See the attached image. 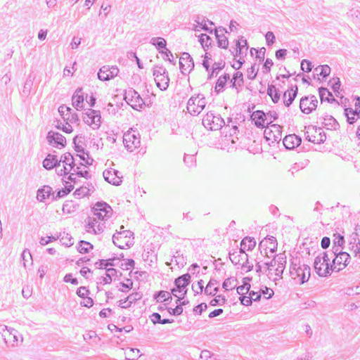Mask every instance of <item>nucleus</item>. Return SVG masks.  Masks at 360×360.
<instances>
[{
  "instance_id": "obj_1",
  "label": "nucleus",
  "mask_w": 360,
  "mask_h": 360,
  "mask_svg": "<svg viewBox=\"0 0 360 360\" xmlns=\"http://www.w3.org/2000/svg\"><path fill=\"white\" fill-rule=\"evenodd\" d=\"M328 252H323L316 257L314 267L316 273L321 277L329 276L332 271V262H330Z\"/></svg>"
},
{
  "instance_id": "obj_2",
  "label": "nucleus",
  "mask_w": 360,
  "mask_h": 360,
  "mask_svg": "<svg viewBox=\"0 0 360 360\" xmlns=\"http://www.w3.org/2000/svg\"><path fill=\"white\" fill-rule=\"evenodd\" d=\"M290 274L292 278L299 279L301 283L307 282L311 274V269L307 264L301 265L300 262H292L290 267Z\"/></svg>"
},
{
  "instance_id": "obj_3",
  "label": "nucleus",
  "mask_w": 360,
  "mask_h": 360,
  "mask_svg": "<svg viewBox=\"0 0 360 360\" xmlns=\"http://www.w3.org/2000/svg\"><path fill=\"white\" fill-rule=\"evenodd\" d=\"M202 124L210 130L216 131L221 129L226 123L220 115H216L212 112H209L204 116Z\"/></svg>"
},
{
  "instance_id": "obj_4",
  "label": "nucleus",
  "mask_w": 360,
  "mask_h": 360,
  "mask_svg": "<svg viewBox=\"0 0 360 360\" xmlns=\"http://www.w3.org/2000/svg\"><path fill=\"white\" fill-rule=\"evenodd\" d=\"M206 105L205 98L202 94L191 96L187 103V110L192 115H199Z\"/></svg>"
},
{
  "instance_id": "obj_5",
  "label": "nucleus",
  "mask_w": 360,
  "mask_h": 360,
  "mask_svg": "<svg viewBox=\"0 0 360 360\" xmlns=\"http://www.w3.org/2000/svg\"><path fill=\"white\" fill-rule=\"evenodd\" d=\"M134 233L129 230L123 231H117L112 236V242L114 245L120 249H124L125 247H130L132 245L131 237Z\"/></svg>"
},
{
  "instance_id": "obj_6",
  "label": "nucleus",
  "mask_w": 360,
  "mask_h": 360,
  "mask_svg": "<svg viewBox=\"0 0 360 360\" xmlns=\"http://www.w3.org/2000/svg\"><path fill=\"white\" fill-rule=\"evenodd\" d=\"M124 97L125 101L134 110H139L145 105V102L140 94L132 88L125 91Z\"/></svg>"
},
{
  "instance_id": "obj_7",
  "label": "nucleus",
  "mask_w": 360,
  "mask_h": 360,
  "mask_svg": "<svg viewBox=\"0 0 360 360\" xmlns=\"http://www.w3.org/2000/svg\"><path fill=\"white\" fill-rule=\"evenodd\" d=\"M123 143L125 148L129 152H133L141 146L139 133L136 131H129L124 134Z\"/></svg>"
},
{
  "instance_id": "obj_8",
  "label": "nucleus",
  "mask_w": 360,
  "mask_h": 360,
  "mask_svg": "<svg viewBox=\"0 0 360 360\" xmlns=\"http://www.w3.org/2000/svg\"><path fill=\"white\" fill-rule=\"evenodd\" d=\"M92 211L94 216L102 221L110 217L112 210L106 202H98L93 207Z\"/></svg>"
},
{
  "instance_id": "obj_9",
  "label": "nucleus",
  "mask_w": 360,
  "mask_h": 360,
  "mask_svg": "<svg viewBox=\"0 0 360 360\" xmlns=\"http://www.w3.org/2000/svg\"><path fill=\"white\" fill-rule=\"evenodd\" d=\"M191 282V275L187 273L183 274L174 280V285L176 288L171 290L172 293L174 296L177 297L176 292L182 293L183 297L187 293V286Z\"/></svg>"
},
{
  "instance_id": "obj_10",
  "label": "nucleus",
  "mask_w": 360,
  "mask_h": 360,
  "mask_svg": "<svg viewBox=\"0 0 360 360\" xmlns=\"http://www.w3.org/2000/svg\"><path fill=\"white\" fill-rule=\"evenodd\" d=\"M85 228L88 233L94 234H101L105 229L104 222L101 221L96 217H88L85 221Z\"/></svg>"
},
{
  "instance_id": "obj_11",
  "label": "nucleus",
  "mask_w": 360,
  "mask_h": 360,
  "mask_svg": "<svg viewBox=\"0 0 360 360\" xmlns=\"http://www.w3.org/2000/svg\"><path fill=\"white\" fill-rule=\"evenodd\" d=\"M264 138L271 143H278L282 139V127L279 124H270L264 132Z\"/></svg>"
},
{
  "instance_id": "obj_12",
  "label": "nucleus",
  "mask_w": 360,
  "mask_h": 360,
  "mask_svg": "<svg viewBox=\"0 0 360 360\" xmlns=\"http://www.w3.org/2000/svg\"><path fill=\"white\" fill-rule=\"evenodd\" d=\"M318 100L314 95L302 97L300 102V108L304 114H309L317 108Z\"/></svg>"
},
{
  "instance_id": "obj_13",
  "label": "nucleus",
  "mask_w": 360,
  "mask_h": 360,
  "mask_svg": "<svg viewBox=\"0 0 360 360\" xmlns=\"http://www.w3.org/2000/svg\"><path fill=\"white\" fill-rule=\"evenodd\" d=\"M332 259V271H340V270L345 269L347 265L349 264L350 260V255L344 252L340 253L339 255L334 257Z\"/></svg>"
},
{
  "instance_id": "obj_14",
  "label": "nucleus",
  "mask_w": 360,
  "mask_h": 360,
  "mask_svg": "<svg viewBox=\"0 0 360 360\" xmlns=\"http://www.w3.org/2000/svg\"><path fill=\"white\" fill-rule=\"evenodd\" d=\"M101 118L100 111L89 108L85 112L84 122L90 126L93 125L94 129H98L101 123Z\"/></svg>"
},
{
  "instance_id": "obj_15",
  "label": "nucleus",
  "mask_w": 360,
  "mask_h": 360,
  "mask_svg": "<svg viewBox=\"0 0 360 360\" xmlns=\"http://www.w3.org/2000/svg\"><path fill=\"white\" fill-rule=\"evenodd\" d=\"M179 68L181 72L188 75L194 68V62L188 53L184 52L179 59Z\"/></svg>"
},
{
  "instance_id": "obj_16",
  "label": "nucleus",
  "mask_w": 360,
  "mask_h": 360,
  "mask_svg": "<svg viewBox=\"0 0 360 360\" xmlns=\"http://www.w3.org/2000/svg\"><path fill=\"white\" fill-rule=\"evenodd\" d=\"M46 139L51 146L58 148H62L66 146L65 137L58 132L53 131H49Z\"/></svg>"
},
{
  "instance_id": "obj_17",
  "label": "nucleus",
  "mask_w": 360,
  "mask_h": 360,
  "mask_svg": "<svg viewBox=\"0 0 360 360\" xmlns=\"http://www.w3.org/2000/svg\"><path fill=\"white\" fill-rule=\"evenodd\" d=\"M120 70L117 66L104 65L100 68L98 72V78L101 81H108L115 77Z\"/></svg>"
},
{
  "instance_id": "obj_18",
  "label": "nucleus",
  "mask_w": 360,
  "mask_h": 360,
  "mask_svg": "<svg viewBox=\"0 0 360 360\" xmlns=\"http://www.w3.org/2000/svg\"><path fill=\"white\" fill-rule=\"evenodd\" d=\"M286 255L285 253H279L274 256V264H276L275 276L278 278H275V280L281 278L283 273L285 270L286 265Z\"/></svg>"
},
{
  "instance_id": "obj_19",
  "label": "nucleus",
  "mask_w": 360,
  "mask_h": 360,
  "mask_svg": "<svg viewBox=\"0 0 360 360\" xmlns=\"http://www.w3.org/2000/svg\"><path fill=\"white\" fill-rule=\"evenodd\" d=\"M103 175L106 181L115 186H120L122 181L121 173L114 169L104 170Z\"/></svg>"
},
{
  "instance_id": "obj_20",
  "label": "nucleus",
  "mask_w": 360,
  "mask_h": 360,
  "mask_svg": "<svg viewBox=\"0 0 360 360\" xmlns=\"http://www.w3.org/2000/svg\"><path fill=\"white\" fill-rule=\"evenodd\" d=\"M270 240H271L270 243H272V245H268L267 243L269 240H262L259 244V249L260 250V254L263 257H269L268 256V250L271 253H274L277 250L278 243L274 237L271 236Z\"/></svg>"
},
{
  "instance_id": "obj_21",
  "label": "nucleus",
  "mask_w": 360,
  "mask_h": 360,
  "mask_svg": "<svg viewBox=\"0 0 360 360\" xmlns=\"http://www.w3.org/2000/svg\"><path fill=\"white\" fill-rule=\"evenodd\" d=\"M313 132L314 134H316L317 133L316 129H314V128H312L311 129H309L305 132V137L307 141H309L311 143H317V144L323 143L326 141V136L325 134H322V133L321 131V129H319V133L318 135L312 134Z\"/></svg>"
},
{
  "instance_id": "obj_22",
  "label": "nucleus",
  "mask_w": 360,
  "mask_h": 360,
  "mask_svg": "<svg viewBox=\"0 0 360 360\" xmlns=\"http://www.w3.org/2000/svg\"><path fill=\"white\" fill-rule=\"evenodd\" d=\"M302 143V139L295 134H289L285 136L283 143L287 149H294Z\"/></svg>"
},
{
  "instance_id": "obj_23",
  "label": "nucleus",
  "mask_w": 360,
  "mask_h": 360,
  "mask_svg": "<svg viewBox=\"0 0 360 360\" xmlns=\"http://www.w3.org/2000/svg\"><path fill=\"white\" fill-rule=\"evenodd\" d=\"M224 32H227L226 29L222 27H219L214 30L218 46L222 49H227L229 41L227 37L224 35Z\"/></svg>"
},
{
  "instance_id": "obj_24",
  "label": "nucleus",
  "mask_w": 360,
  "mask_h": 360,
  "mask_svg": "<svg viewBox=\"0 0 360 360\" xmlns=\"http://www.w3.org/2000/svg\"><path fill=\"white\" fill-rule=\"evenodd\" d=\"M349 248L353 251L355 256L360 257V239L357 233H352L349 238Z\"/></svg>"
},
{
  "instance_id": "obj_25",
  "label": "nucleus",
  "mask_w": 360,
  "mask_h": 360,
  "mask_svg": "<svg viewBox=\"0 0 360 360\" xmlns=\"http://www.w3.org/2000/svg\"><path fill=\"white\" fill-rule=\"evenodd\" d=\"M55 195L53 188L50 186H44L37 190V199L39 202H44L46 199Z\"/></svg>"
},
{
  "instance_id": "obj_26",
  "label": "nucleus",
  "mask_w": 360,
  "mask_h": 360,
  "mask_svg": "<svg viewBox=\"0 0 360 360\" xmlns=\"http://www.w3.org/2000/svg\"><path fill=\"white\" fill-rule=\"evenodd\" d=\"M251 119L258 128H264L266 124V114L262 110H256L251 115Z\"/></svg>"
},
{
  "instance_id": "obj_27",
  "label": "nucleus",
  "mask_w": 360,
  "mask_h": 360,
  "mask_svg": "<svg viewBox=\"0 0 360 360\" xmlns=\"http://www.w3.org/2000/svg\"><path fill=\"white\" fill-rule=\"evenodd\" d=\"M297 91H298L297 86L295 85L293 86L292 85H291L290 89H288V91L284 92L283 103L286 107H289L292 104V103L293 102V101L295 100V98L297 96Z\"/></svg>"
},
{
  "instance_id": "obj_28",
  "label": "nucleus",
  "mask_w": 360,
  "mask_h": 360,
  "mask_svg": "<svg viewBox=\"0 0 360 360\" xmlns=\"http://www.w3.org/2000/svg\"><path fill=\"white\" fill-rule=\"evenodd\" d=\"M4 340L8 346L9 344L12 347L17 346L19 342L18 331L14 328H10L8 334H4Z\"/></svg>"
},
{
  "instance_id": "obj_29",
  "label": "nucleus",
  "mask_w": 360,
  "mask_h": 360,
  "mask_svg": "<svg viewBox=\"0 0 360 360\" xmlns=\"http://www.w3.org/2000/svg\"><path fill=\"white\" fill-rule=\"evenodd\" d=\"M72 105L77 110L83 108L84 94L82 88H77L72 98Z\"/></svg>"
},
{
  "instance_id": "obj_30",
  "label": "nucleus",
  "mask_w": 360,
  "mask_h": 360,
  "mask_svg": "<svg viewBox=\"0 0 360 360\" xmlns=\"http://www.w3.org/2000/svg\"><path fill=\"white\" fill-rule=\"evenodd\" d=\"M319 120L321 121V124L328 129L336 130L339 127V123L331 115H325L320 117Z\"/></svg>"
},
{
  "instance_id": "obj_31",
  "label": "nucleus",
  "mask_w": 360,
  "mask_h": 360,
  "mask_svg": "<svg viewBox=\"0 0 360 360\" xmlns=\"http://www.w3.org/2000/svg\"><path fill=\"white\" fill-rule=\"evenodd\" d=\"M60 165L57 156L49 154L43 161V167L46 169H51Z\"/></svg>"
},
{
  "instance_id": "obj_32",
  "label": "nucleus",
  "mask_w": 360,
  "mask_h": 360,
  "mask_svg": "<svg viewBox=\"0 0 360 360\" xmlns=\"http://www.w3.org/2000/svg\"><path fill=\"white\" fill-rule=\"evenodd\" d=\"M155 81L157 86L162 91L166 90L169 86V77L168 72L166 74H163L162 76L155 77Z\"/></svg>"
},
{
  "instance_id": "obj_33",
  "label": "nucleus",
  "mask_w": 360,
  "mask_h": 360,
  "mask_svg": "<svg viewBox=\"0 0 360 360\" xmlns=\"http://www.w3.org/2000/svg\"><path fill=\"white\" fill-rule=\"evenodd\" d=\"M248 49V42L246 39L241 37L236 42V53L235 56L246 55Z\"/></svg>"
},
{
  "instance_id": "obj_34",
  "label": "nucleus",
  "mask_w": 360,
  "mask_h": 360,
  "mask_svg": "<svg viewBox=\"0 0 360 360\" xmlns=\"http://www.w3.org/2000/svg\"><path fill=\"white\" fill-rule=\"evenodd\" d=\"M153 298L156 300L157 302H167L172 300L171 293L165 290L156 292L153 295Z\"/></svg>"
},
{
  "instance_id": "obj_35",
  "label": "nucleus",
  "mask_w": 360,
  "mask_h": 360,
  "mask_svg": "<svg viewBox=\"0 0 360 360\" xmlns=\"http://www.w3.org/2000/svg\"><path fill=\"white\" fill-rule=\"evenodd\" d=\"M57 239H59L62 245L66 247H70L74 244L73 238L71 235L65 232L60 233V234L57 236Z\"/></svg>"
},
{
  "instance_id": "obj_36",
  "label": "nucleus",
  "mask_w": 360,
  "mask_h": 360,
  "mask_svg": "<svg viewBox=\"0 0 360 360\" xmlns=\"http://www.w3.org/2000/svg\"><path fill=\"white\" fill-rule=\"evenodd\" d=\"M217 284H218V281L214 278H211L205 288V293L207 295L214 296L219 291V287H215L213 290H211V288Z\"/></svg>"
},
{
  "instance_id": "obj_37",
  "label": "nucleus",
  "mask_w": 360,
  "mask_h": 360,
  "mask_svg": "<svg viewBox=\"0 0 360 360\" xmlns=\"http://www.w3.org/2000/svg\"><path fill=\"white\" fill-rule=\"evenodd\" d=\"M230 79L229 74L224 73L222 76L219 77L215 85V91L217 93L223 91L226 83Z\"/></svg>"
},
{
  "instance_id": "obj_38",
  "label": "nucleus",
  "mask_w": 360,
  "mask_h": 360,
  "mask_svg": "<svg viewBox=\"0 0 360 360\" xmlns=\"http://www.w3.org/2000/svg\"><path fill=\"white\" fill-rule=\"evenodd\" d=\"M117 274V270L114 268L106 269L105 276L100 278L101 283L108 284L112 282V277L115 276Z\"/></svg>"
},
{
  "instance_id": "obj_39",
  "label": "nucleus",
  "mask_w": 360,
  "mask_h": 360,
  "mask_svg": "<svg viewBox=\"0 0 360 360\" xmlns=\"http://www.w3.org/2000/svg\"><path fill=\"white\" fill-rule=\"evenodd\" d=\"M255 245L256 241L254 238L245 237L241 241V247L243 249H247V251L253 250Z\"/></svg>"
},
{
  "instance_id": "obj_40",
  "label": "nucleus",
  "mask_w": 360,
  "mask_h": 360,
  "mask_svg": "<svg viewBox=\"0 0 360 360\" xmlns=\"http://www.w3.org/2000/svg\"><path fill=\"white\" fill-rule=\"evenodd\" d=\"M74 188L72 185L65 186L64 188L59 190L56 195H53V200H57L59 198H61L68 194H69Z\"/></svg>"
},
{
  "instance_id": "obj_41",
  "label": "nucleus",
  "mask_w": 360,
  "mask_h": 360,
  "mask_svg": "<svg viewBox=\"0 0 360 360\" xmlns=\"http://www.w3.org/2000/svg\"><path fill=\"white\" fill-rule=\"evenodd\" d=\"M225 63L223 61L214 63L212 65V72L208 75V79L217 76L219 72L224 68Z\"/></svg>"
},
{
  "instance_id": "obj_42",
  "label": "nucleus",
  "mask_w": 360,
  "mask_h": 360,
  "mask_svg": "<svg viewBox=\"0 0 360 360\" xmlns=\"http://www.w3.org/2000/svg\"><path fill=\"white\" fill-rule=\"evenodd\" d=\"M314 72H316L317 75L326 78L330 73V68L328 65H319L314 69Z\"/></svg>"
},
{
  "instance_id": "obj_43",
  "label": "nucleus",
  "mask_w": 360,
  "mask_h": 360,
  "mask_svg": "<svg viewBox=\"0 0 360 360\" xmlns=\"http://www.w3.org/2000/svg\"><path fill=\"white\" fill-rule=\"evenodd\" d=\"M232 87L242 86L243 85V75L241 72H236L234 73L231 79Z\"/></svg>"
},
{
  "instance_id": "obj_44",
  "label": "nucleus",
  "mask_w": 360,
  "mask_h": 360,
  "mask_svg": "<svg viewBox=\"0 0 360 360\" xmlns=\"http://www.w3.org/2000/svg\"><path fill=\"white\" fill-rule=\"evenodd\" d=\"M91 249H93V245L89 242L85 240L79 241L77 250L80 253H87Z\"/></svg>"
},
{
  "instance_id": "obj_45",
  "label": "nucleus",
  "mask_w": 360,
  "mask_h": 360,
  "mask_svg": "<svg viewBox=\"0 0 360 360\" xmlns=\"http://www.w3.org/2000/svg\"><path fill=\"white\" fill-rule=\"evenodd\" d=\"M139 349L136 348H130L126 350L125 355L127 360H136L140 356Z\"/></svg>"
},
{
  "instance_id": "obj_46",
  "label": "nucleus",
  "mask_w": 360,
  "mask_h": 360,
  "mask_svg": "<svg viewBox=\"0 0 360 360\" xmlns=\"http://www.w3.org/2000/svg\"><path fill=\"white\" fill-rule=\"evenodd\" d=\"M245 280L252 281V278L250 277H245L243 278V284L237 287V292L242 295H244L245 293L248 292L250 289L251 285L245 284Z\"/></svg>"
},
{
  "instance_id": "obj_47",
  "label": "nucleus",
  "mask_w": 360,
  "mask_h": 360,
  "mask_svg": "<svg viewBox=\"0 0 360 360\" xmlns=\"http://www.w3.org/2000/svg\"><path fill=\"white\" fill-rule=\"evenodd\" d=\"M32 86L33 81L30 78H28L24 84L22 95L25 97H27L31 93Z\"/></svg>"
},
{
  "instance_id": "obj_48",
  "label": "nucleus",
  "mask_w": 360,
  "mask_h": 360,
  "mask_svg": "<svg viewBox=\"0 0 360 360\" xmlns=\"http://www.w3.org/2000/svg\"><path fill=\"white\" fill-rule=\"evenodd\" d=\"M239 300L240 301V303L243 304V305H245V306H250L252 303V301H259V296L257 295L256 297H247V296H245L244 295H242L239 297Z\"/></svg>"
},
{
  "instance_id": "obj_49",
  "label": "nucleus",
  "mask_w": 360,
  "mask_h": 360,
  "mask_svg": "<svg viewBox=\"0 0 360 360\" xmlns=\"http://www.w3.org/2000/svg\"><path fill=\"white\" fill-rule=\"evenodd\" d=\"M89 194V188H86V186H82L77 188L73 193V195L77 198L85 197Z\"/></svg>"
},
{
  "instance_id": "obj_50",
  "label": "nucleus",
  "mask_w": 360,
  "mask_h": 360,
  "mask_svg": "<svg viewBox=\"0 0 360 360\" xmlns=\"http://www.w3.org/2000/svg\"><path fill=\"white\" fill-rule=\"evenodd\" d=\"M237 279L235 278H228L224 280L222 283V288L225 290H232L236 287V284L233 285V282H236Z\"/></svg>"
},
{
  "instance_id": "obj_51",
  "label": "nucleus",
  "mask_w": 360,
  "mask_h": 360,
  "mask_svg": "<svg viewBox=\"0 0 360 360\" xmlns=\"http://www.w3.org/2000/svg\"><path fill=\"white\" fill-rule=\"evenodd\" d=\"M199 41L202 48L206 50V48L211 44V38L206 34H201L199 36Z\"/></svg>"
},
{
  "instance_id": "obj_52",
  "label": "nucleus",
  "mask_w": 360,
  "mask_h": 360,
  "mask_svg": "<svg viewBox=\"0 0 360 360\" xmlns=\"http://www.w3.org/2000/svg\"><path fill=\"white\" fill-rule=\"evenodd\" d=\"M226 299L225 296L222 295H219L210 301V304L211 306L224 305L226 303Z\"/></svg>"
},
{
  "instance_id": "obj_53",
  "label": "nucleus",
  "mask_w": 360,
  "mask_h": 360,
  "mask_svg": "<svg viewBox=\"0 0 360 360\" xmlns=\"http://www.w3.org/2000/svg\"><path fill=\"white\" fill-rule=\"evenodd\" d=\"M167 70L166 68L160 65H155L153 67V75L155 77H158V76H162L163 74H166Z\"/></svg>"
},
{
  "instance_id": "obj_54",
  "label": "nucleus",
  "mask_w": 360,
  "mask_h": 360,
  "mask_svg": "<svg viewBox=\"0 0 360 360\" xmlns=\"http://www.w3.org/2000/svg\"><path fill=\"white\" fill-rule=\"evenodd\" d=\"M319 94L321 103L326 101V97H332V93L325 87H320L319 89Z\"/></svg>"
},
{
  "instance_id": "obj_55",
  "label": "nucleus",
  "mask_w": 360,
  "mask_h": 360,
  "mask_svg": "<svg viewBox=\"0 0 360 360\" xmlns=\"http://www.w3.org/2000/svg\"><path fill=\"white\" fill-rule=\"evenodd\" d=\"M83 137L82 136H76L74 139H73V143L75 145V150L77 152V153H82L83 154L86 153L85 151H84V148L82 147V146H81L79 144V143H81V141L79 140V139H82Z\"/></svg>"
},
{
  "instance_id": "obj_56",
  "label": "nucleus",
  "mask_w": 360,
  "mask_h": 360,
  "mask_svg": "<svg viewBox=\"0 0 360 360\" xmlns=\"http://www.w3.org/2000/svg\"><path fill=\"white\" fill-rule=\"evenodd\" d=\"M21 257L22 259L23 266L25 268L27 267V263L29 261H31V264H32V255H31L30 250H28L27 249L24 250L22 253L21 254Z\"/></svg>"
},
{
  "instance_id": "obj_57",
  "label": "nucleus",
  "mask_w": 360,
  "mask_h": 360,
  "mask_svg": "<svg viewBox=\"0 0 360 360\" xmlns=\"http://www.w3.org/2000/svg\"><path fill=\"white\" fill-rule=\"evenodd\" d=\"M204 281L202 280H200L197 282L196 284L193 283L192 285V290L195 295L201 294L203 291L204 286H203Z\"/></svg>"
},
{
  "instance_id": "obj_58",
  "label": "nucleus",
  "mask_w": 360,
  "mask_h": 360,
  "mask_svg": "<svg viewBox=\"0 0 360 360\" xmlns=\"http://www.w3.org/2000/svg\"><path fill=\"white\" fill-rule=\"evenodd\" d=\"M355 99H356L355 109H352L351 108H349V112L352 115H357L358 117L360 118V97L359 96H356L355 98Z\"/></svg>"
},
{
  "instance_id": "obj_59",
  "label": "nucleus",
  "mask_w": 360,
  "mask_h": 360,
  "mask_svg": "<svg viewBox=\"0 0 360 360\" xmlns=\"http://www.w3.org/2000/svg\"><path fill=\"white\" fill-rule=\"evenodd\" d=\"M229 258L231 262L234 265L239 264L241 260H243L242 256L238 253V252H233V253H229Z\"/></svg>"
},
{
  "instance_id": "obj_60",
  "label": "nucleus",
  "mask_w": 360,
  "mask_h": 360,
  "mask_svg": "<svg viewBox=\"0 0 360 360\" xmlns=\"http://www.w3.org/2000/svg\"><path fill=\"white\" fill-rule=\"evenodd\" d=\"M345 243L344 236L340 234H335L334 239L333 240V245L335 247H342Z\"/></svg>"
},
{
  "instance_id": "obj_61",
  "label": "nucleus",
  "mask_w": 360,
  "mask_h": 360,
  "mask_svg": "<svg viewBox=\"0 0 360 360\" xmlns=\"http://www.w3.org/2000/svg\"><path fill=\"white\" fill-rule=\"evenodd\" d=\"M160 53L165 55V56L163 57V59L165 60H168L172 64L175 65L173 54L169 49H165V50H164L163 51H160Z\"/></svg>"
},
{
  "instance_id": "obj_62",
  "label": "nucleus",
  "mask_w": 360,
  "mask_h": 360,
  "mask_svg": "<svg viewBox=\"0 0 360 360\" xmlns=\"http://www.w3.org/2000/svg\"><path fill=\"white\" fill-rule=\"evenodd\" d=\"M142 297V295L140 292H134L130 294L127 297V300H128V302H129L131 304L136 302V301L141 300Z\"/></svg>"
},
{
  "instance_id": "obj_63",
  "label": "nucleus",
  "mask_w": 360,
  "mask_h": 360,
  "mask_svg": "<svg viewBox=\"0 0 360 360\" xmlns=\"http://www.w3.org/2000/svg\"><path fill=\"white\" fill-rule=\"evenodd\" d=\"M344 110H345L344 114H345V117H347V122L350 124H353L357 120V118L356 117V115H352L349 112V108H345Z\"/></svg>"
},
{
  "instance_id": "obj_64",
  "label": "nucleus",
  "mask_w": 360,
  "mask_h": 360,
  "mask_svg": "<svg viewBox=\"0 0 360 360\" xmlns=\"http://www.w3.org/2000/svg\"><path fill=\"white\" fill-rule=\"evenodd\" d=\"M167 45L166 40L162 37H159L158 41L156 42L155 48L158 50L159 53H160V51H163L165 50Z\"/></svg>"
}]
</instances>
